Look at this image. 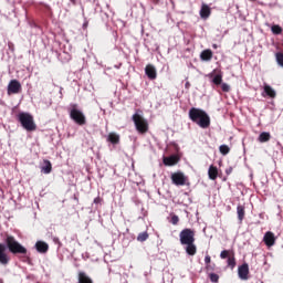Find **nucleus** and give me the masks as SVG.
Returning a JSON list of instances; mask_svg holds the SVG:
<instances>
[{"label": "nucleus", "mask_w": 283, "mask_h": 283, "mask_svg": "<svg viewBox=\"0 0 283 283\" xmlns=\"http://www.w3.org/2000/svg\"><path fill=\"white\" fill-rule=\"evenodd\" d=\"M8 250L12 255H28V249L19 243L13 235H7L6 244L0 243V264H2V266L10 264Z\"/></svg>", "instance_id": "f257e3e1"}, {"label": "nucleus", "mask_w": 283, "mask_h": 283, "mask_svg": "<svg viewBox=\"0 0 283 283\" xmlns=\"http://www.w3.org/2000/svg\"><path fill=\"white\" fill-rule=\"evenodd\" d=\"M179 241L182 247H186L188 255H196L198 248L196 247V231L191 228H185L179 233Z\"/></svg>", "instance_id": "f03ea898"}, {"label": "nucleus", "mask_w": 283, "mask_h": 283, "mask_svg": "<svg viewBox=\"0 0 283 283\" xmlns=\"http://www.w3.org/2000/svg\"><path fill=\"white\" fill-rule=\"evenodd\" d=\"M189 118L196 123L201 129H207L211 126V117L203 109L192 107L189 111Z\"/></svg>", "instance_id": "7ed1b4c3"}, {"label": "nucleus", "mask_w": 283, "mask_h": 283, "mask_svg": "<svg viewBox=\"0 0 283 283\" xmlns=\"http://www.w3.org/2000/svg\"><path fill=\"white\" fill-rule=\"evenodd\" d=\"M18 120L27 132H36V124L34 117L30 113H20Z\"/></svg>", "instance_id": "20e7f679"}, {"label": "nucleus", "mask_w": 283, "mask_h": 283, "mask_svg": "<svg viewBox=\"0 0 283 283\" xmlns=\"http://www.w3.org/2000/svg\"><path fill=\"white\" fill-rule=\"evenodd\" d=\"M70 118L76 123V125L83 126L87 123V119L85 118V114L78 109L77 104H71L70 109Z\"/></svg>", "instance_id": "39448f33"}, {"label": "nucleus", "mask_w": 283, "mask_h": 283, "mask_svg": "<svg viewBox=\"0 0 283 283\" xmlns=\"http://www.w3.org/2000/svg\"><path fill=\"white\" fill-rule=\"evenodd\" d=\"M133 122L138 134H147L149 132V123L140 114H134Z\"/></svg>", "instance_id": "423d86ee"}, {"label": "nucleus", "mask_w": 283, "mask_h": 283, "mask_svg": "<svg viewBox=\"0 0 283 283\" xmlns=\"http://www.w3.org/2000/svg\"><path fill=\"white\" fill-rule=\"evenodd\" d=\"M221 260H227V264L229 269L234 270L235 269V252L232 250H223L220 253Z\"/></svg>", "instance_id": "0eeeda50"}, {"label": "nucleus", "mask_w": 283, "mask_h": 283, "mask_svg": "<svg viewBox=\"0 0 283 283\" xmlns=\"http://www.w3.org/2000/svg\"><path fill=\"white\" fill-rule=\"evenodd\" d=\"M170 178L172 180V185H176L177 187H185V185H187V180H189L187 176L180 171L174 172Z\"/></svg>", "instance_id": "6e6552de"}, {"label": "nucleus", "mask_w": 283, "mask_h": 283, "mask_svg": "<svg viewBox=\"0 0 283 283\" xmlns=\"http://www.w3.org/2000/svg\"><path fill=\"white\" fill-rule=\"evenodd\" d=\"M21 92V83L17 80H11L8 85V94H19Z\"/></svg>", "instance_id": "1a4fd4ad"}, {"label": "nucleus", "mask_w": 283, "mask_h": 283, "mask_svg": "<svg viewBox=\"0 0 283 283\" xmlns=\"http://www.w3.org/2000/svg\"><path fill=\"white\" fill-rule=\"evenodd\" d=\"M163 163L166 167H174L180 163V157L178 155H171L169 157H164Z\"/></svg>", "instance_id": "9d476101"}, {"label": "nucleus", "mask_w": 283, "mask_h": 283, "mask_svg": "<svg viewBox=\"0 0 283 283\" xmlns=\"http://www.w3.org/2000/svg\"><path fill=\"white\" fill-rule=\"evenodd\" d=\"M238 275L240 280H249V263H243L238 268Z\"/></svg>", "instance_id": "9b49d317"}, {"label": "nucleus", "mask_w": 283, "mask_h": 283, "mask_svg": "<svg viewBox=\"0 0 283 283\" xmlns=\"http://www.w3.org/2000/svg\"><path fill=\"white\" fill-rule=\"evenodd\" d=\"M145 74L150 81H156L158 74L156 73V67L151 64L146 65Z\"/></svg>", "instance_id": "f8f14e48"}, {"label": "nucleus", "mask_w": 283, "mask_h": 283, "mask_svg": "<svg viewBox=\"0 0 283 283\" xmlns=\"http://www.w3.org/2000/svg\"><path fill=\"white\" fill-rule=\"evenodd\" d=\"M263 242L268 247H273L275 244V234L271 231L265 232L263 237Z\"/></svg>", "instance_id": "ddd939ff"}, {"label": "nucleus", "mask_w": 283, "mask_h": 283, "mask_svg": "<svg viewBox=\"0 0 283 283\" xmlns=\"http://www.w3.org/2000/svg\"><path fill=\"white\" fill-rule=\"evenodd\" d=\"M35 249L38 253H45L46 251L50 250V245L45 241H38L35 243Z\"/></svg>", "instance_id": "4468645a"}, {"label": "nucleus", "mask_w": 283, "mask_h": 283, "mask_svg": "<svg viewBox=\"0 0 283 283\" xmlns=\"http://www.w3.org/2000/svg\"><path fill=\"white\" fill-rule=\"evenodd\" d=\"M77 283H94V281L92 280V277H90V275H87V273L78 272Z\"/></svg>", "instance_id": "2eb2a0df"}, {"label": "nucleus", "mask_w": 283, "mask_h": 283, "mask_svg": "<svg viewBox=\"0 0 283 283\" xmlns=\"http://www.w3.org/2000/svg\"><path fill=\"white\" fill-rule=\"evenodd\" d=\"M201 61L209 62L211 59H213V51L211 49H206L200 53Z\"/></svg>", "instance_id": "dca6fc26"}, {"label": "nucleus", "mask_w": 283, "mask_h": 283, "mask_svg": "<svg viewBox=\"0 0 283 283\" xmlns=\"http://www.w3.org/2000/svg\"><path fill=\"white\" fill-rule=\"evenodd\" d=\"M200 17L201 19H209L211 17V8L208 4H202L200 9Z\"/></svg>", "instance_id": "f3484780"}, {"label": "nucleus", "mask_w": 283, "mask_h": 283, "mask_svg": "<svg viewBox=\"0 0 283 283\" xmlns=\"http://www.w3.org/2000/svg\"><path fill=\"white\" fill-rule=\"evenodd\" d=\"M208 176L210 180H217L218 179V167L211 165L208 169Z\"/></svg>", "instance_id": "a211bd4d"}, {"label": "nucleus", "mask_w": 283, "mask_h": 283, "mask_svg": "<svg viewBox=\"0 0 283 283\" xmlns=\"http://www.w3.org/2000/svg\"><path fill=\"white\" fill-rule=\"evenodd\" d=\"M107 140L108 143H112V145H118L120 143V136L116 133H109Z\"/></svg>", "instance_id": "6ab92c4d"}, {"label": "nucleus", "mask_w": 283, "mask_h": 283, "mask_svg": "<svg viewBox=\"0 0 283 283\" xmlns=\"http://www.w3.org/2000/svg\"><path fill=\"white\" fill-rule=\"evenodd\" d=\"M263 90L266 96H269L270 98H275V96H277V94L275 93V90H273V87H271L269 84H265L263 86Z\"/></svg>", "instance_id": "aec40b11"}, {"label": "nucleus", "mask_w": 283, "mask_h": 283, "mask_svg": "<svg viewBox=\"0 0 283 283\" xmlns=\"http://www.w3.org/2000/svg\"><path fill=\"white\" fill-rule=\"evenodd\" d=\"M44 166H42L41 171L43 174H52V163L48 159L43 160Z\"/></svg>", "instance_id": "412c9836"}, {"label": "nucleus", "mask_w": 283, "mask_h": 283, "mask_svg": "<svg viewBox=\"0 0 283 283\" xmlns=\"http://www.w3.org/2000/svg\"><path fill=\"white\" fill-rule=\"evenodd\" d=\"M259 143H269L271 140V133L263 132L258 137Z\"/></svg>", "instance_id": "4be33fe9"}, {"label": "nucleus", "mask_w": 283, "mask_h": 283, "mask_svg": "<svg viewBox=\"0 0 283 283\" xmlns=\"http://www.w3.org/2000/svg\"><path fill=\"white\" fill-rule=\"evenodd\" d=\"M237 213H238V220L240 222H242V220H244V216H245V210H244V206L239 205L237 207Z\"/></svg>", "instance_id": "5701e85b"}, {"label": "nucleus", "mask_w": 283, "mask_h": 283, "mask_svg": "<svg viewBox=\"0 0 283 283\" xmlns=\"http://www.w3.org/2000/svg\"><path fill=\"white\" fill-rule=\"evenodd\" d=\"M146 240H149V233H147V232H140V233L137 235V241H138V242H146Z\"/></svg>", "instance_id": "b1692460"}, {"label": "nucleus", "mask_w": 283, "mask_h": 283, "mask_svg": "<svg viewBox=\"0 0 283 283\" xmlns=\"http://www.w3.org/2000/svg\"><path fill=\"white\" fill-rule=\"evenodd\" d=\"M276 63L280 67H283V52L275 53Z\"/></svg>", "instance_id": "393cba45"}, {"label": "nucleus", "mask_w": 283, "mask_h": 283, "mask_svg": "<svg viewBox=\"0 0 283 283\" xmlns=\"http://www.w3.org/2000/svg\"><path fill=\"white\" fill-rule=\"evenodd\" d=\"M219 151L222 154V156H227L231 151V148H229L228 145H221L219 147Z\"/></svg>", "instance_id": "a878e982"}, {"label": "nucleus", "mask_w": 283, "mask_h": 283, "mask_svg": "<svg viewBox=\"0 0 283 283\" xmlns=\"http://www.w3.org/2000/svg\"><path fill=\"white\" fill-rule=\"evenodd\" d=\"M271 30L274 34H282L283 32V29L282 27H280V24L272 25Z\"/></svg>", "instance_id": "bb28decb"}, {"label": "nucleus", "mask_w": 283, "mask_h": 283, "mask_svg": "<svg viewBox=\"0 0 283 283\" xmlns=\"http://www.w3.org/2000/svg\"><path fill=\"white\" fill-rule=\"evenodd\" d=\"M212 83L214 85H222V74H217L213 78H212Z\"/></svg>", "instance_id": "cd10ccee"}, {"label": "nucleus", "mask_w": 283, "mask_h": 283, "mask_svg": "<svg viewBox=\"0 0 283 283\" xmlns=\"http://www.w3.org/2000/svg\"><path fill=\"white\" fill-rule=\"evenodd\" d=\"M209 279H210L211 282L218 283V280H220V276L216 273H210Z\"/></svg>", "instance_id": "c85d7f7f"}, {"label": "nucleus", "mask_w": 283, "mask_h": 283, "mask_svg": "<svg viewBox=\"0 0 283 283\" xmlns=\"http://www.w3.org/2000/svg\"><path fill=\"white\" fill-rule=\"evenodd\" d=\"M222 92H231V86L227 83L221 84Z\"/></svg>", "instance_id": "c756f323"}, {"label": "nucleus", "mask_w": 283, "mask_h": 283, "mask_svg": "<svg viewBox=\"0 0 283 283\" xmlns=\"http://www.w3.org/2000/svg\"><path fill=\"white\" fill-rule=\"evenodd\" d=\"M171 224H178L180 222V218L178 216L174 214L170 220Z\"/></svg>", "instance_id": "7c9ffc66"}, {"label": "nucleus", "mask_w": 283, "mask_h": 283, "mask_svg": "<svg viewBox=\"0 0 283 283\" xmlns=\"http://www.w3.org/2000/svg\"><path fill=\"white\" fill-rule=\"evenodd\" d=\"M205 263H206V266L209 265V264H211V255L207 254V255L205 256Z\"/></svg>", "instance_id": "2f4dec72"}, {"label": "nucleus", "mask_w": 283, "mask_h": 283, "mask_svg": "<svg viewBox=\"0 0 283 283\" xmlns=\"http://www.w3.org/2000/svg\"><path fill=\"white\" fill-rule=\"evenodd\" d=\"M206 271H216V264H208V265H206Z\"/></svg>", "instance_id": "473e14b6"}, {"label": "nucleus", "mask_w": 283, "mask_h": 283, "mask_svg": "<svg viewBox=\"0 0 283 283\" xmlns=\"http://www.w3.org/2000/svg\"><path fill=\"white\" fill-rule=\"evenodd\" d=\"M101 202H103V199L101 197L94 199V205H101Z\"/></svg>", "instance_id": "72a5a7b5"}, {"label": "nucleus", "mask_w": 283, "mask_h": 283, "mask_svg": "<svg viewBox=\"0 0 283 283\" xmlns=\"http://www.w3.org/2000/svg\"><path fill=\"white\" fill-rule=\"evenodd\" d=\"M213 50H218V44L212 45Z\"/></svg>", "instance_id": "f704fd0d"}, {"label": "nucleus", "mask_w": 283, "mask_h": 283, "mask_svg": "<svg viewBox=\"0 0 283 283\" xmlns=\"http://www.w3.org/2000/svg\"><path fill=\"white\" fill-rule=\"evenodd\" d=\"M154 1V3H158V0H153Z\"/></svg>", "instance_id": "c9c22d12"}, {"label": "nucleus", "mask_w": 283, "mask_h": 283, "mask_svg": "<svg viewBox=\"0 0 283 283\" xmlns=\"http://www.w3.org/2000/svg\"><path fill=\"white\" fill-rule=\"evenodd\" d=\"M189 86V83H186V87Z\"/></svg>", "instance_id": "e433bc0d"}]
</instances>
